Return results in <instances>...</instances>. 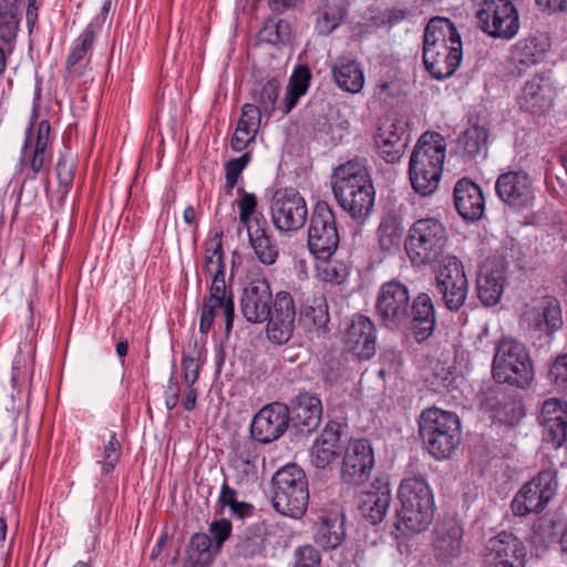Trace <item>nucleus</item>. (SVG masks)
I'll return each mask as SVG.
<instances>
[{
  "instance_id": "nucleus-23",
  "label": "nucleus",
  "mask_w": 567,
  "mask_h": 567,
  "mask_svg": "<svg viewBox=\"0 0 567 567\" xmlns=\"http://www.w3.org/2000/svg\"><path fill=\"white\" fill-rule=\"evenodd\" d=\"M463 534V526L455 517H445L435 523L432 550L440 565L447 566L461 555Z\"/></svg>"
},
{
  "instance_id": "nucleus-62",
  "label": "nucleus",
  "mask_w": 567,
  "mask_h": 567,
  "mask_svg": "<svg viewBox=\"0 0 567 567\" xmlns=\"http://www.w3.org/2000/svg\"><path fill=\"white\" fill-rule=\"evenodd\" d=\"M262 115L264 111L260 106L246 103L241 107V116L239 121L246 122L250 128L258 131Z\"/></svg>"
},
{
  "instance_id": "nucleus-51",
  "label": "nucleus",
  "mask_w": 567,
  "mask_h": 567,
  "mask_svg": "<svg viewBox=\"0 0 567 567\" xmlns=\"http://www.w3.org/2000/svg\"><path fill=\"white\" fill-rule=\"evenodd\" d=\"M251 154L249 152H246L241 156L233 158L225 164L227 189L230 190L236 186L238 178L240 177L246 166L249 164Z\"/></svg>"
},
{
  "instance_id": "nucleus-54",
  "label": "nucleus",
  "mask_w": 567,
  "mask_h": 567,
  "mask_svg": "<svg viewBox=\"0 0 567 567\" xmlns=\"http://www.w3.org/2000/svg\"><path fill=\"white\" fill-rule=\"evenodd\" d=\"M32 143H33V131H32V127H30L27 132V137H25V142H24V147H23L22 162L25 164H29V166L33 173H39V172H41V169L43 168V165H44L45 152H40V151L33 150L32 153L29 155L28 147L32 146Z\"/></svg>"
},
{
  "instance_id": "nucleus-1",
  "label": "nucleus",
  "mask_w": 567,
  "mask_h": 567,
  "mask_svg": "<svg viewBox=\"0 0 567 567\" xmlns=\"http://www.w3.org/2000/svg\"><path fill=\"white\" fill-rule=\"evenodd\" d=\"M332 192L339 206L362 224L371 215L375 190L364 162L353 158L334 168Z\"/></svg>"
},
{
  "instance_id": "nucleus-28",
  "label": "nucleus",
  "mask_w": 567,
  "mask_h": 567,
  "mask_svg": "<svg viewBox=\"0 0 567 567\" xmlns=\"http://www.w3.org/2000/svg\"><path fill=\"white\" fill-rule=\"evenodd\" d=\"M453 202L462 219L474 223L483 218L485 196L482 187L468 177L460 178L453 188Z\"/></svg>"
},
{
  "instance_id": "nucleus-32",
  "label": "nucleus",
  "mask_w": 567,
  "mask_h": 567,
  "mask_svg": "<svg viewBox=\"0 0 567 567\" xmlns=\"http://www.w3.org/2000/svg\"><path fill=\"white\" fill-rule=\"evenodd\" d=\"M341 424L329 421L310 450V462L317 468H327L341 452Z\"/></svg>"
},
{
  "instance_id": "nucleus-44",
  "label": "nucleus",
  "mask_w": 567,
  "mask_h": 567,
  "mask_svg": "<svg viewBox=\"0 0 567 567\" xmlns=\"http://www.w3.org/2000/svg\"><path fill=\"white\" fill-rule=\"evenodd\" d=\"M311 80V72L307 65L299 64L290 76L286 97L281 107L282 115H287L297 105L299 99L306 94Z\"/></svg>"
},
{
  "instance_id": "nucleus-10",
  "label": "nucleus",
  "mask_w": 567,
  "mask_h": 567,
  "mask_svg": "<svg viewBox=\"0 0 567 567\" xmlns=\"http://www.w3.org/2000/svg\"><path fill=\"white\" fill-rule=\"evenodd\" d=\"M476 400L480 410L488 414L494 423L507 427H515L526 415L520 395L502 384L482 388L476 394Z\"/></svg>"
},
{
  "instance_id": "nucleus-25",
  "label": "nucleus",
  "mask_w": 567,
  "mask_h": 567,
  "mask_svg": "<svg viewBox=\"0 0 567 567\" xmlns=\"http://www.w3.org/2000/svg\"><path fill=\"white\" fill-rule=\"evenodd\" d=\"M272 310L267 322V337L277 344L287 343L293 333L296 321V307L292 296L287 291H279L274 301Z\"/></svg>"
},
{
  "instance_id": "nucleus-63",
  "label": "nucleus",
  "mask_w": 567,
  "mask_h": 567,
  "mask_svg": "<svg viewBox=\"0 0 567 567\" xmlns=\"http://www.w3.org/2000/svg\"><path fill=\"white\" fill-rule=\"evenodd\" d=\"M375 96L384 104H393L400 96V89L394 82H383L377 86Z\"/></svg>"
},
{
  "instance_id": "nucleus-5",
  "label": "nucleus",
  "mask_w": 567,
  "mask_h": 567,
  "mask_svg": "<svg viewBox=\"0 0 567 567\" xmlns=\"http://www.w3.org/2000/svg\"><path fill=\"white\" fill-rule=\"evenodd\" d=\"M419 433L432 456L449 458L461 443V422L453 412L430 408L420 415Z\"/></svg>"
},
{
  "instance_id": "nucleus-34",
  "label": "nucleus",
  "mask_w": 567,
  "mask_h": 567,
  "mask_svg": "<svg viewBox=\"0 0 567 567\" xmlns=\"http://www.w3.org/2000/svg\"><path fill=\"white\" fill-rule=\"evenodd\" d=\"M390 503L391 491L389 484L378 478L363 494L359 504V512L361 516L375 525L385 517Z\"/></svg>"
},
{
  "instance_id": "nucleus-55",
  "label": "nucleus",
  "mask_w": 567,
  "mask_h": 567,
  "mask_svg": "<svg viewBox=\"0 0 567 567\" xmlns=\"http://www.w3.org/2000/svg\"><path fill=\"white\" fill-rule=\"evenodd\" d=\"M293 567H320L319 551L311 545L300 546L295 551Z\"/></svg>"
},
{
  "instance_id": "nucleus-21",
  "label": "nucleus",
  "mask_w": 567,
  "mask_h": 567,
  "mask_svg": "<svg viewBox=\"0 0 567 567\" xmlns=\"http://www.w3.org/2000/svg\"><path fill=\"white\" fill-rule=\"evenodd\" d=\"M290 432L288 405L274 402L265 405L254 416L250 424V436L261 444H269Z\"/></svg>"
},
{
  "instance_id": "nucleus-22",
  "label": "nucleus",
  "mask_w": 567,
  "mask_h": 567,
  "mask_svg": "<svg viewBox=\"0 0 567 567\" xmlns=\"http://www.w3.org/2000/svg\"><path fill=\"white\" fill-rule=\"evenodd\" d=\"M288 410L290 434L297 440L309 436L320 425L321 401L310 393L298 394L290 401Z\"/></svg>"
},
{
  "instance_id": "nucleus-29",
  "label": "nucleus",
  "mask_w": 567,
  "mask_h": 567,
  "mask_svg": "<svg viewBox=\"0 0 567 567\" xmlns=\"http://www.w3.org/2000/svg\"><path fill=\"white\" fill-rule=\"evenodd\" d=\"M506 281V266L501 259L486 260L476 279L477 297L484 306L499 302Z\"/></svg>"
},
{
  "instance_id": "nucleus-38",
  "label": "nucleus",
  "mask_w": 567,
  "mask_h": 567,
  "mask_svg": "<svg viewBox=\"0 0 567 567\" xmlns=\"http://www.w3.org/2000/svg\"><path fill=\"white\" fill-rule=\"evenodd\" d=\"M548 42L537 37H527L519 40L512 50V63L518 75L536 64L547 51Z\"/></svg>"
},
{
  "instance_id": "nucleus-11",
  "label": "nucleus",
  "mask_w": 567,
  "mask_h": 567,
  "mask_svg": "<svg viewBox=\"0 0 567 567\" xmlns=\"http://www.w3.org/2000/svg\"><path fill=\"white\" fill-rule=\"evenodd\" d=\"M409 287L400 280L384 282L375 300V313L389 330L404 332L411 303Z\"/></svg>"
},
{
  "instance_id": "nucleus-6",
  "label": "nucleus",
  "mask_w": 567,
  "mask_h": 567,
  "mask_svg": "<svg viewBox=\"0 0 567 567\" xmlns=\"http://www.w3.org/2000/svg\"><path fill=\"white\" fill-rule=\"evenodd\" d=\"M447 230L436 218L415 220L404 238V248L413 266L431 265L443 256L447 245Z\"/></svg>"
},
{
  "instance_id": "nucleus-41",
  "label": "nucleus",
  "mask_w": 567,
  "mask_h": 567,
  "mask_svg": "<svg viewBox=\"0 0 567 567\" xmlns=\"http://www.w3.org/2000/svg\"><path fill=\"white\" fill-rule=\"evenodd\" d=\"M258 457L257 445L252 439L244 442H237L234 445V455L230 463L238 472V476L241 482H248L257 477L256 463Z\"/></svg>"
},
{
  "instance_id": "nucleus-42",
  "label": "nucleus",
  "mask_w": 567,
  "mask_h": 567,
  "mask_svg": "<svg viewBox=\"0 0 567 567\" xmlns=\"http://www.w3.org/2000/svg\"><path fill=\"white\" fill-rule=\"evenodd\" d=\"M332 76L338 87L349 93L360 92L364 84L362 69L350 59H339L332 66Z\"/></svg>"
},
{
  "instance_id": "nucleus-27",
  "label": "nucleus",
  "mask_w": 567,
  "mask_h": 567,
  "mask_svg": "<svg viewBox=\"0 0 567 567\" xmlns=\"http://www.w3.org/2000/svg\"><path fill=\"white\" fill-rule=\"evenodd\" d=\"M409 320L404 332L409 331L416 342L427 340L436 327V312L431 296L426 292L416 295L410 303Z\"/></svg>"
},
{
  "instance_id": "nucleus-30",
  "label": "nucleus",
  "mask_w": 567,
  "mask_h": 567,
  "mask_svg": "<svg viewBox=\"0 0 567 567\" xmlns=\"http://www.w3.org/2000/svg\"><path fill=\"white\" fill-rule=\"evenodd\" d=\"M554 91L548 80L535 75L526 81L517 96L519 109L532 115H543L550 110Z\"/></svg>"
},
{
  "instance_id": "nucleus-57",
  "label": "nucleus",
  "mask_w": 567,
  "mask_h": 567,
  "mask_svg": "<svg viewBox=\"0 0 567 567\" xmlns=\"http://www.w3.org/2000/svg\"><path fill=\"white\" fill-rule=\"evenodd\" d=\"M310 125L317 138L329 137L332 142L337 140L334 124L330 122L326 114L318 113L315 115Z\"/></svg>"
},
{
  "instance_id": "nucleus-46",
  "label": "nucleus",
  "mask_w": 567,
  "mask_h": 567,
  "mask_svg": "<svg viewBox=\"0 0 567 567\" xmlns=\"http://www.w3.org/2000/svg\"><path fill=\"white\" fill-rule=\"evenodd\" d=\"M316 14V31L320 35H329L341 23L346 12L337 0H322Z\"/></svg>"
},
{
  "instance_id": "nucleus-35",
  "label": "nucleus",
  "mask_w": 567,
  "mask_h": 567,
  "mask_svg": "<svg viewBox=\"0 0 567 567\" xmlns=\"http://www.w3.org/2000/svg\"><path fill=\"white\" fill-rule=\"evenodd\" d=\"M344 522L343 513L320 516L313 527L315 544L323 550L338 548L346 538Z\"/></svg>"
},
{
  "instance_id": "nucleus-49",
  "label": "nucleus",
  "mask_w": 567,
  "mask_h": 567,
  "mask_svg": "<svg viewBox=\"0 0 567 567\" xmlns=\"http://www.w3.org/2000/svg\"><path fill=\"white\" fill-rule=\"evenodd\" d=\"M221 236V233H216L214 238L205 244V270L210 274L212 277L219 270L225 275Z\"/></svg>"
},
{
  "instance_id": "nucleus-7",
  "label": "nucleus",
  "mask_w": 567,
  "mask_h": 567,
  "mask_svg": "<svg viewBox=\"0 0 567 567\" xmlns=\"http://www.w3.org/2000/svg\"><path fill=\"white\" fill-rule=\"evenodd\" d=\"M492 374L496 384L525 389L534 379L533 363L526 347L517 340L503 338L496 346Z\"/></svg>"
},
{
  "instance_id": "nucleus-56",
  "label": "nucleus",
  "mask_w": 567,
  "mask_h": 567,
  "mask_svg": "<svg viewBox=\"0 0 567 567\" xmlns=\"http://www.w3.org/2000/svg\"><path fill=\"white\" fill-rule=\"evenodd\" d=\"M121 455V444L116 439V434L112 433L110 441L104 447L103 452V471L109 474L113 471Z\"/></svg>"
},
{
  "instance_id": "nucleus-9",
  "label": "nucleus",
  "mask_w": 567,
  "mask_h": 567,
  "mask_svg": "<svg viewBox=\"0 0 567 567\" xmlns=\"http://www.w3.org/2000/svg\"><path fill=\"white\" fill-rule=\"evenodd\" d=\"M240 197L236 200L239 208V220L247 229L249 244L257 259L266 265H274L279 256L277 243L268 233V223L262 213L257 210V197L243 187L237 189Z\"/></svg>"
},
{
  "instance_id": "nucleus-52",
  "label": "nucleus",
  "mask_w": 567,
  "mask_h": 567,
  "mask_svg": "<svg viewBox=\"0 0 567 567\" xmlns=\"http://www.w3.org/2000/svg\"><path fill=\"white\" fill-rule=\"evenodd\" d=\"M21 11H12L11 16L0 12V40L10 43L19 30Z\"/></svg>"
},
{
  "instance_id": "nucleus-39",
  "label": "nucleus",
  "mask_w": 567,
  "mask_h": 567,
  "mask_svg": "<svg viewBox=\"0 0 567 567\" xmlns=\"http://www.w3.org/2000/svg\"><path fill=\"white\" fill-rule=\"evenodd\" d=\"M266 527L264 524H255L237 535L234 555L243 559H254L266 556Z\"/></svg>"
},
{
  "instance_id": "nucleus-8",
  "label": "nucleus",
  "mask_w": 567,
  "mask_h": 567,
  "mask_svg": "<svg viewBox=\"0 0 567 567\" xmlns=\"http://www.w3.org/2000/svg\"><path fill=\"white\" fill-rule=\"evenodd\" d=\"M272 506L286 516L301 517L309 503L308 481L305 472L296 464L278 470L271 478Z\"/></svg>"
},
{
  "instance_id": "nucleus-61",
  "label": "nucleus",
  "mask_w": 567,
  "mask_h": 567,
  "mask_svg": "<svg viewBox=\"0 0 567 567\" xmlns=\"http://www.w3.org/2000/svg\"><path fill=\"white\" fill-rule=\"evenodd\" d=\"M455 377L451 371V368H445L443 365L437 364L431 377V384L434 386L435 391H440L441 389L449 390L453 386Z\"/></svg>"
},
{
  "instance_id": "nucleus-37",
  "label": "nucleus",
  "mask_w": 567,
  "mask_h": 567,
  "mask_svg": "<svg viewBox=\"0 0 567 567\" xmlns=\"http://www.w3.org/2000/svg\"><path fill=\"white\" fill-rule=\"evenodd\" d=\"M217 309H220L225 317V333L228 336L231 331L235 318L234 298L206 296L203 299L199 319V331L203 334H207L209 332Z\"/></svg>"
},
{
  "instance_id": "nucleus-13",
  "label": "nucleus",
  "mask_w": 567,
  "mask_h": 567,
  "mask_svg": "<svg viewBox=\"0 0 567 567\" xmlns=\"http://www.w3.org/2000/svg\"><path fill=\"white\" fill-rule=\"evenodd\" d=\"M476 19L481 30L495 39H513L519 30V14L509 0H482Z\"/></svg>"
},
{
  "instance_id": "nucleus-16",
  "label": "nucleus",
  "mask_w": 567,
  "mask_h": 567,
  "mask_svg": "<svg viewBox=\"0 0 567 567\" xmlns=\"http://www.w3.org/2000/svg\"><path fill=\"white\" fill-rule=\"evenodd\" d=\"M270 208L272 223L280 231L299 230L307 221L306 200L295 188L276 190Z\"/></svg>"
},
{
  "instance_id": "nucleus-43",
  "label": "nucleus",
  "mask_w": 567,
  "mask_h": 567,
  "mask_svg": "<svg viewBox=\"0 0 567 567\" xmlns=\"http://www.w3.org/2000/svg\"><path fill=\"white\" fill-rule=\"evenodd\" d=\"M330 320L328 305L324 298L315 299L312 305L305 306L300 311L299 322L310 333L309 338H320L328 332Z\"/></svg>"
},
{
  "instance_id": "nucleus-64",
  "label": "nucleus",
  "mask_w": 567,
  "mask_h": 567,
  "mask_svg": "<svg viewBox=\"0 0 567 567\" xmlns=\"http://www.w3.org/2000/svg\"><path fill=\"white\" fill-rule=\"evenodd\" d=\"M208 296L234 298L231 285L226 284L225 275H223L220 270L213 277Z\"/></svg>"
},
{
  "instance_id": "nucleus-24",
  "label": "nucleus",
  "mask_w": 567,
  "mask_h": 567,
  "mask_svg": "<svg viewBox=\"0 0 567 567\" xmlns=\"http://www.w3.org/2000/svg\"><path fill=\"white\" fill-rule=\"evenodd\" d=\"M270 284L265 278L251 280L243 289L240 311L250 323H264L268 320L274 301Z\"/></svg>"
},
{
  "instance_id": "nucleus-4",
  "label": "nucleus",
  "mask_w": 567,
  "mask_h": 567,
  "mask_svg": "<svg viewBox=\"0 0 567 567\" xmlns=\"http://www.w3.org/2000/svg\"><path fill=\"white\" fill-rule=\"evenodd\" d=\"M401 508L396 509L395 527L402 533L417 534L425 530L434 516L433 494L420 477H409L398 489Z\"/></svg>"
},
{
  "instance_id": "nucleus-45",
  "label": "nucleus",
  "mask_w": 567,
  "mask_h": 567,
  "mask_svg": "<svg viewBox=\"0 0 567 567\" xmlns=\"http://www.w3.org/2000/svg\"><path fill=\"white\" fill-rule=\"evenodd\" d=\"M212 538L205 533L194 534L189 540L184 567H208L213 556Z\"/></svg>"
},
{
  "instance_id": "nucleus-2",
  "label": "nucleus",
  "mask_w": 567,
  "mask_h": 567,
  "mask_svg": "<svg viewBox=\"0 0 567 567\" xmlns=\"http://www.w3.org/2000/svg\"><path fill=\"white\" fill-rule=\"evenodd\" d=\"M463 56L462 40L455 24L447 18H432L423 34V63L436 80L452 76Z\"/></svg>"
},
{
  "instance_id": "nucleus-31",
  "label": "nucleus",
  "mask_w": 567,
  "mask_h": 567,
  "mask_svg": "<svg viewBox=\"0 0 567 567\" xmlns=\"http://www.w3.org/2000/svg\"><path fill=\"white\" fill-rule=\"evenodd\" d=\"M375 327L370 318L353 317L346 332V346L360 359H370L375 353Z\"/></svg>"
},
{
  "instance_id": "nucleus-48",
  "label": "nucleus",
  "mask_w": 567,
  "mask_h": 567,
  "mask_svg": "<svg viewBox=\"0 0 567 567\" xmlns=\"http://www.w3.org/2000/svg\"><path fill=\"white\" fill-rule=\"evenodd\" d=\"M291 39L290 24L278 18L267 19L259 31V40L272 45H285Z\"/></svg>"
},
{
  "instance_id": "nucleus-17",
  "label": "nucleus",
  "mask_w": 567,
  "mask_h": 567,
  "mask_svg": "<svg viewBox=\"0 0 567 567\" xmlns=\"http://www.w3.org/2000/svg\"><path fill=\"white\" fill-rule=\"evenodd\" d=\"M495 192L499 199L514 210L529 209L534 205V183L523 169L501 174L495 182Z\"/></svg>"
},
{
  "instance_id": "nucleus-60",
  "label": "nucleus",
  "mask_w": 567,
  "mask_h": 567,
  "mask_svg": "<svg viewBox=\"0 0 567 567\" xmlns=\"http://www.w3.org/2000/svg\"><path fill=\"white\" fill-rule=\"evenodd\" d=\"M209 533V537L215 542L216 547L219 549L231 535V523L226 518L215 520L210 524Z\"/></svg>"
},
{
  "instance_id": "nucleus-40",
  "label": "nucleus",
  "mask_w": 567,
  "mask_h": 567,
  "mask_svg": "<svg viewBox=\"0 0 567 567\" xmlns=\"http://www.w3.org/2000/svg\"><path fill=\"white\" fill-rule=\"evenodd\" d=\"M378 244L380 249L386 254L400 251L404 243V226L402 218L395 213L389 212L382 216L377 229Z\"/></svg>"
},
{
  "instance_id": "nucleus-58",
  "label": "nucleus",
  "mask_w": 567,
  "mask_h": 567,
  "mask_svg": "<svg viewBox=\"0 0 567 567\" xmlns=\"http://www.w3.org/2000/svg\"><path fill=\"white\" fill-rule=\"evenodd\" d=\"M549 381L560 388L567 383V354L558 355L548 371Z\"/></svg>"
},
{
  "instance_id": "nucleus-47",
  "label": "nucleus",
  "mask_w": 567,
  "mask_h": 567,
  "mask_svg": "<svg viewBox=\"0 0 567 567\" xmlns=\"http://www.w3.org/2000/svg\"><path fill=\"white\" fill-rule=\"evenodd\" d=\"M279 81L275 78L257 82L251 91L254 101L264 111V116L269 117L275 109L279 95Z\"/></svg>"
},
{
  "instance_id": "nucleus-53",
  "label": "nucleus",
  "mask_w": 567,
  "mask_h": 567,
  "mask_svg": "<svg viewBox=\"0 0 567 567\" xmlns=\"http://www.w3.org/2000/svg\"><path fill=\"white\" fill-rule=\"evenodd\" d=\"M257 131L250 128L244 121H238L236 131L231 137L230 146L235 152L244 151L255 140Z\"/></svg>"
},
{
  "instance_id": "nucleus-19",
  "label": "nucleus",
  "mask_w": 567,
  "mask_h": 567,
  "mask_svg": "<svg viewBox=\"0 0 567 567\" xmlns=\"http://www.w3.org/2000/svg\"><path fill=\"white\" fill-rule=\"evenodd\" d=\"M526 548L513 533L502 532L484 546L485 567H525Z\"/></svg>"
},
{
  "instance_id": "nucleus-15",
  "label": "nucleus",
  "mask_w": 567,
  "mask_h": 567,
  "mask_svg": "<svg viewBox=\"0 0 567 567\" xmlns=\"http://www.w3.org/2000/svg\"><path fill=\"white\" fill-rule=\"evenodd\" d=\"M435 281L444 306L450 311H458L468 293V281L462 261L455 256L445 257L441 261Z\"/></svg>"
},
{
  "instance_id": "nucleus-59",
  "label": "nucleus",
  "mask_w": 567,
  "mask_h": 567,
  "mask_svg": "<svg viewBox=\"0 0 567 567\" xmlns=\"http://www.w3.org/2000/svg\"><path fill=\"white\" fill-rule=\"evenodd\" d=\"M75 164L70 155H62L56 164V175L60 185L64 187L71 186L74 177Z\"/></svg>"
},
{
  "instance_id": "nucleus-50",
  "label": "nucleus",
  "mask_w": 567,
  "mask_h": 567,
  "mask_svg": "<svg viewBox=\"0 0 567 567\" xmlns=\"http://www.w3.org/2000/svg\"><path fill=\"white\" fill-rule=\"evenodd\" d=\"M96 34V28L91 23L78 39V44L66 59L65 69L69 73L74 71L75 65L81 62L91 49Z\"/></svg>"
},
{
  "instance_id": "nucleus-26",
  "label": "nucleus",
  "mask_w": 567,
  "mask_h": 567,
  "mask_svg": "<svg viewBox=\"0 0 567 567\" xmlns=\"http://www.w3.org/2000/svg\"><path fill=\"white\" fill-rule=\"evenodd\" d=\"M410 137L406 123L401 121L383 122L374 136L379 156L389 164L398 163L410 143Z\"/></svg>"
},
{
  "instance_id": "nucleus-20",
  "label": "nucleus",
  "mask_w": 567,
  "mask_h": 567,
  "mask_svg": "<svg viewBox=\"0 0 567 567\" xmlns=\"http://www.w3.org/2000/svg\"><path fill=\"white\" fill-rule=\"evenodd\" d=\"M538 423L542 426V441L553 450L567 442V402L557 398L546 399L540 406Z\"/></svg>"
},
{
  "instance_id": "nucleus-18",
  "label": "nucleus",
  "mask_w": 567,
  "mask_h": 567,
  "mask_svg": "<svg viewBox=\"0 0 567 567\" xmlns=\"http://www.w3.org/2000/svg\"><path fill=\"white\" fill-rule=\"evenodd\" d=\"M374 466V452L365 439L350 441L347 445L340 468L342 483L357 486L365 483Z\"/></svg>"
},
{
  "instance_id": "nucleus-12",
  "label": "nucleus",
  "mask_w": 567,
  "mask_h": 567,
  "mask_svg": "<svg viewBox=\"0 0 567 567\" xmlns=\"http://www.w3.org/2000/svg\"><path fill=\"white\" fill-rule=\"evenodd\" d=\"M339 233L336 216L329 204L319 200L310 216L308 228V247L320 260H328L337 250Z\"/></svg>"
},
{
  "instance_id": "nucleus-33",
  "label": "nucleus",
  "mask_w": 567,
  "mask_h": 567,
  "mask_svg": "<svg viewBox=\"0 0 567 567\" xmlns=\"http://www.w3.org/2000/svg\"><path fill=\"white\" fill-rule=\"evenodd\" d=\"M528 316L529 327L548 337H551L564 323L560 302L553 296L540 298Z\"/></svg>"
},
{
  "instance_id": "nucleus-3",
  "label": "nucleus",
  "mask_w": 567,
  "mask_h": 567,
  "mask_svg": "<svg viewBox=\"0 0 567 567\" xmlns=\"http://www.w3.org/2000/svg\"><path fill=\"white\" fill-rule=\"evenodd\" d=\"M446 143L436 132H425L410 157L411 186L421 196L432 195L439 187L445 159Z\"/></svg>"
},
{
  "instance_id": "nucleus-14",
  "label": "nucleus",
  "mask_w": 567,
  "mask_h": 567,
  "mask_svg": "<svg viewBox=\"0 0 567 567\" xmlns=\"http://www.w3.org/2000/svg\"><path fill=\"white\" fill-rule=\"evenodd\" d=\"M558 482L556 471L545 470L527 482L512 501L514 515L524 517L540 513L555 497Z\"/></svg>"
},
{
  "instance_id": "nucleus-36",
  "label": "nucleus",
  "mask_w": 567,
  "mask_h": 567,
  "mask_svg": "<svg viewBox=\"0 0 567 567\" xmlns=\"http://www.w3.org/2000/svg\"><path fill=\"white\" fill-rule=\"evenodd\" d=\"M487 141L488 130L484 125L472 124L457 137L455 152L464 162L485 158Z\"/></svg>"
}]
</instances>
